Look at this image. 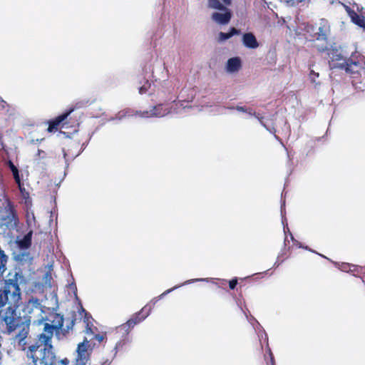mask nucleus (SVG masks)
Segmentation results:
<instances>
[{"mask_svg":"<svg viewBox=\"0 0 365 365\" xmlns=\"http://www.w3.org/2000/svg\"><path fill=\"white\" fill-rule=\"evenodd\" d=\"M7 277L0 289V318L6 324L9 333L18 330L16 339L21 344L27 337L31 324L16 314L21 294L19 285L25 283V279L22 272L16 269L9 272Z\"/></svg>","mask_w":365,"mask_h":365,"instance_id":"1","label":"nucleus"},{"mask_svg":"<svg viewBox=\"0 0 365 365\" xmlns=\"http://www.w3.org/2000/svg\"><path fill=\"white\" fill-rule=\"evenodd\" d=\"M49 322L51 324L44 323L43 332L38 336L37 341L29 346L27 353L34 354L33 356L38 357L41 354H47L53 352V346L51 344V339L53 335V331H58L61 329L63 325V317L59 314H51L45 322Z\"/></svg>","mask_w":365,"mask_h":365,"instance_id":"2","label":"nucleus"},{"mask_svg":"<svg viewBox=\"0 0 365 365\" xmlns=\"http://www.w3.org/2000/svg\"><path fill=\"white\" fill-rule=\"evenodd\" d=\"M47 310L48 308L43 306L38 299L32 298L24 306L23 312L24 316L22 319L29 324L41 325L47 319Z\"/></svg>","mask_w":365,"mask_h":365,"instance_id":"3","label":"nucleus"},{"mask_svg":"<svg viewBox=\"0 0 365 365\" xmlns=\"http://www.w3.org/2000/svg\"><path fill=\"white\" fill-rule=\"evenodd\" d=\"M230 4L231 0H208L209 8L222 11L214 12L211 16L212 21L220 25L227 24L232 18V14L230 10L223 4L230 5Z\"/></svg>","mask_w":365,"mask_h":365,"instance_id":"4","label":"nucleus"},{"mask_svg":"<svg viewBox=\"0 0 365 365\" xmlns=\"http://www.w3.org/2000/svg\"><path fill=\"white\" fill-rule=\"evenodd\" d=\"M16 216L14 214L13 206L9 200L2 202L0 206V226L11 227L15 225L14 222Z\"/></svg>","mask_w":365,"mask_h":365,"instance_id":"5","label":"nucleus"},{"mask_svg":"<svg viewBox=\"0 0 365 365\" xmlns=\"http://www.w3.org/2000/svg\"><path fill=\"white\" fill-rule=\"evenodd\" d=\"M317 49L319 51H327V56L329 58V67L331 69L333 68H341L343 66V63L346 61L341 53V51L339 48H327V45L324 46L320 47L318 45H316Z\"/></svg>","mask_w":365,"mask_h":365,"instance_id":"6","label":"nucleus"},{"mask_svg":"<svg viewBox=\"0 0 365 365\" xmlns=\"http://www.w3.org/2000/svg\"><path fill=\"white\" fill-rule=\"evenodd\" d=\"M170 110L168 105L158 104L155 106H153L149 110H145L143 112H136L135 114L140 115L142 118H160L168 115V113H170Z\"/></svg>","mask_w":365,"mask_h":365,"instance_id":"7","label":"nucleus"},{"mask_svg":"<svg viewBox=\"0 0 365 365\" xmlns=\"http://www.w3.org/2000/svg\"><path fill=\"white\" fill-rule=\"evenodd\" d=\"M27 357L32 360L30 365H56V356L54 353L41 354V356L36 357L34 354L26 353Z\"/></svg>","mask_w":365,"mask_h":365,"instance_id":"8","label":"nucleus"},{"mask_svg":"<svg viewBox=\"0 0 365 365\" xmlns=\"http://www.w3.org/2000/svg\"><path fill=\"white\" fill-rule=\"evenodd\" d=\"M148 306V305H145L138 313L135 314L130 319H129L126 324H123L121 328L125 329V331H128V329L130 327H133L135 324L144 320L151 312V307H150L148 311L146 312Z\"/></svg>","mask_w":365,"mask_h":365,"instance_id":"9","label":"nucleus"},{"mask_svg":"<svg viewBox=\"0 0 365 365\" xmlns=\"http://www.w3.org/2000/svg\"><path fill=\"white\" fill-rule=\"evenodd\" d=\"M317 31L315 34V37L317 41H323L327 44V36L330 32V26L329 22L324 19H320Z\"/></svg>","mask_w":365,"mask_h":365,"instance_id":"10","label":"nucleus"},{"mask_svg":"<svg viewBox=\"0 0 365 365\" xmlns=\"http://www.w3.org/2000/svg\"><path fill=\"white\" fill-rule=\"evenodd\" d=\"M343 66L341 67V69H344L346 73H349L351 76H354L359 74L360 71L363 69L362 65L356 61H354L352 60H346L343 63Z\"/></svg>","mask_w":365,"mask_h":365,"instance_id":"11","label":"nucleus"},{"mask_svg":"<svg viewBox=\"0 0 365 365\" xmlns=\"http://www.w3.org/2000/svg\"><path fill=\"white\" fill-rule=\"evenodd\" d=\"M208 279H206V278H198V279H190V280H187L186 282H185L184 283H182V284L180 285H178V286H175L173 287V288L171 289H167L166 291H165L163 293H162L159 297H156V298H154L150 302L149 304H148L147 305L148 306V308H147V311L146 312L148 311L149 309V307H151V309L153 308V307L154 306V304L159 300L161 298H163L164 296L167 295L168 294L170 293L171 292H173V290L178 289V287L182 286V285H185V284H190L192 282H202V281H207Z\"/></svg>","mask_w":365,"mask_h":365,"instance_id":"12","label":"nucleus"},{"mask_svg":"<svg viewBox=\"0 0 365 365\" xmlns=\"http://www.w3.org/2000/svg\"><path fill=\"white\" fill-rule=\"evenodd\" d=\"M242 43L248 48L255 49L259 46V43L252 33H246L242 36Z\"/></svg>","mask_w":365,"mask_h":365,"instance_id":"13","label":"nucleus"},{"mask_svg":"<svg viewBox=\"0 0 365 365\" xmlns=\"http://www.w3.org/2000/svg\"><path fill=\"white\" fill-rule=\"evenodd\" d=\"M241 68V60L238 57L230 58L226 64V71L227 73H233L237 72Z\"/></svg>","mask_w":365,"mask_h":365,"instance_id":"14","label":"nucleus"},{"mask_svg":"<svg viewBox=\"0 0 365 365\" xmlns=\"http://www.w3.org/2000/svg\"><path fill=\"white\" fill-rule=\"evenodd\" d=\"M73 111V108L69 110L68 111L58 116L54 120L50 123L49 126L48 128V132H53L57 130L58 125L63 122L67 117Z\"/></svg>","mask_w":365,"mask_h":365,"instance_id":"15","label":"nucleus"},{"mask_svg":"<svg viewBox=\"0 0 365 365\" xmlns=\"http://www.w3.org/2000/svg\"><path fill=\"white\" fill-rule=\"evenodd\" d=\"M349 16L351 21L356 25L365 29V17L355 11L349 12Z\"/></svg>","mask_w":365,"mask_h":365,"instance_id":"16","label":"nucleus"},{"mask_svg":"<svg viewBox=\"0 0 365 365\" xmlns=\"http://www.w3.org/2000/svg\"><path fill=\"white\" fill-rule=\"evenodd\" d=\"M240 30H238L235 28H231L230 32H228V33L220 32L219 35H218L219 36L218 41L220 42H223V41L229 39L234 35L240 34Z\"/></svg>","mask_w":365,"mask_h":365,"instance_id":"17","label":"nucleus"},{"mask_svg":"<svg viewBox=\"0 0 365 365\" xmlns=\"http://www.w3.org/2000/svg\"><path fill=\"white\" fill-rule=\"evenodd\" d=\"M9 257L5 254L4 251L0 247V274H3L6 269V264Z\"/></svg>","mask_w":365,"mask_h":365,"instance_id":"18","label":"nucleus"},{"mask_svg":"<svg viewBox=\"0 0 365 365\" xmlns=\"http://www.w3.org/2000/svg\"><path fill=\"white\" fill-rule=\"evenodd\" d=\"M33 231L31 230L24 237L22 240L19 242V246L22 248H28L31 244Z\"/></svg>","mask_w":365,"mask_h":365,"instance_id":"19","label":"nucleus"},{"mask_svg":"<svg viewBox=\"0 0 365 365\" xmlns=\"http://www.w3.org/2000/svg\"><path fill=\"white\" fill-rule=\"evenodd\" d=\"M88 343L87 340H84L78 344L77 348L78 356H88L87 351Z\"/></svg>","mask_w":365,"mask_h":365,"instance_id":"20","label":"nucleus"},{"mask_svg":"<svg viewBox=\"0 0 365 365\" xmlns=\"http://www.w3.org/2000/svg\"><path fill=\"white\" fill-rule=\"evenodd\" d=\"M26 222L30 229L36 226V217L33 211H27Z\"/></svg>","mask_w":365,"mask_h":365,"instance_id":"21","label":"nucleus"},{"mask_svg":"<svg viewBox=\"0 0 365 365\" xmlns=\"http://www.w3.org/2000/svg\"><path fill=\"white\" fill-rule=\"evenodd\" d=\"M132 115H133V111H132L130 109H126V110H123L118 112L116 114L115 117L112 118L110 119V120H113L114 119H118V120H120L123 119L124 118H125L126 116H132Z\"/></svg>","mask_w":365,"mask_h":365,"instance_id":"22","label":"nucleus"},{"mask_svg":"<svg viewBox=\"0 0 365 365\" xmlns=\"http://www.w3.org/2000/svg\"><path fill=\"white\" fill-rule=\"evenodd\" d=\"M319 73H316L313 70L310 71V73L309 75V78L310 82L312 84H314L315 88H317L321 84L319 81H317V79L319 78Z\"/></svg>","mask_w":365,"mask_h":365,"instance_id":"23","label":"nucleus"},{"mask_svg":"<svg viewBox=\"0 0 365 365\" xmlns=\"http://www.w3.org/2000/svg\"><path fill=\"white\" fill-rule=\"evenodd\" d=\"M236 110L240 112H245L249 113L250 115H255L261 123V124L266 128V125L264 124V123L262 121L261 118L259 116V115H256L255 113H253L252 110H250L247 109L244 106H237Z\"/></svg>","mask_w":365,"mask_h":365,"instance_id":"24","label":"nucleus"},{"mask_svg":"<svg viewBox=\"0 0 365 365\" xmlns=\"http://www.w3.org/2000/svg\"><path fill=\"white\" fill-rule=\"evenodd\" d=\"M88 360V356H78L75 365H86Z\"/></svg>","mask_w":365,"mask_h":365,"instance_id":"25","label":"nucleus"},{"mask_svg":"<svg viewBox=\"0 0 365 365\" xmlns=\"http://www.w3.org/2000/svg\"><path fill=\"white\" fill-rule=\"evenodd\" d=\"M150 86V83H149L148 80H145L144 84L139 88V93L140 94L145 93L149 90Z\"/></svg>","mask_w":365,"mask_h":365,"instance_id":"26","label":"nucleus"},{"mask_svg":"<svg viewBox=\"0 0 365 365\" xmlns=\"http://www.w3.org/2000/svg\"><path fill=\"white\" fill-rule=\"evenodd\" d=\"M91 318V317L87 313L85 312V317H84V322L86 323V333H90L92 331L91 328L89 327V319Z\"/></svg>","mask_w":365,"mask_h":365,"instance_id":"27","label":"nucleus"},{"mask_svg":"<svg viewBox=\"0 0 365 365\" xmlns=\"http://www.w3.org/2000/svg\"><path fill=\"white\" fill-rule=\"evenodd\" d=\"M13 173L14 178L16 182L18 184L19 189L21 190V179L19 177V170H17L14 173Z\"/></svg>","mask_w":365,"mask_h":365,"instance_id":"28","label":"nucleus"},{"mask_svg":"<svg viewBox=\"0 0 365 365\" xmlns=\"http://www.w3.org/2000/svg\"><path fill=\"white\" fill-rule=\"evenodd\" d=\"M351 267H354V265H350L346 263H342L341 265L339 267V269L343 272H349V271H353L351 269Z\"/></svg>","mask_w":365,"mask_h":365,"instance_id":"29","label":"nucleus"},{"mask_svg":"<svg viewBox=\"0 0 365 365\" xmlns=\"http://www.w3.org/2000/svg\"><path fill=\"white\" fill-rule=\"evenodd\" d=\"M74 319H71L69 322V324L66 325V329H63V334L68 333L70 330H71L74 326Z\"/></svg>","mask_w":365,"mask_h":365,"instance_id":"30","label":"nucleus"},{"mask_svg":"<svg viewBox=\"0 0 365 365\" xmlns=\"http://www.w3.org/2000/svg\"><path fill=\"white\" fill-rule=\"evenodd\" d=\"M237 284V279H232V280L230 282V283H229L230 288L231 289H234L235 288V287H236Z\"/></svg>","mask_w":365,"mask_h":365,"instance_id":"31","label":"nucleus"},{"mask_svg":"<svg viewBox=\"0 0 365 365\" xmlns=\"http://www.w3.org/2000/svg\"><path fill=\"white\" fill-rule=\"evenodd\" d=\"M37 155L38 156L39 159H43L46 157V153L42 150H38Z\"/></svg>","mask_w":365,"mask_h":365,"instance_id":"32","label":"nucleus"},{"mask_svg":"<svg viewBox=\"0 0 365 365\" xmlns=\"http://www.w3.org/2000/svg\"><path fill=\"white\" fill-rule=\"evenodd\" d=\"M9 165L12 173H14L18 170L17 168L14 165V163L11 161L9 162Z\"/></svg>","mask_w":365,"mask_h":365,"instance_id":"33","label":"nucleus"},{"mask_svg":"<svg viewBox=\"0 0 365 365\" xmlns=\"http://www.w3.org/2000/svg\"><path fill=\"white\" fill-rule=\"evenodd\" d=\"M268 351H269V356H270V359H271V364L270 365H274V356L271 352V349L269 348L268 349ZM269 365V364H268Z\"/></svg>","mask_w":365,"mask_h":365,"instance_id":"34","label":"nucleus"},{"mask_svg":"<svg viewBox=\"0 0 365 365\" xmlns=\"http://www.w3.org/2000/svg\"><path fill=\"white\" fill-rule=\"evenodd\" d=\"M284 202H283L281 206V214L282 217V223L284 224Z\"/></svg>","mask_w":365,"mask_h":365,"instance_id":"35","label":"nucleus"},{"mask_svg":"<svg viewBox=\"0 0 365 365\" xmlns=\"http://www.w3.org/2000/svg\"><path fill=\"white\" fill-rule=\"evenodd\" d=\"M69 363V361L67 359H64L60 361L61 365H68Z\"/></svg>","mask_w":365,"mask_h":365,"instance_id":"36","label":"nucleus"},{"mask_svg":"<svg viewBox=\"0 0 365 365\" xmlns=\"http://www.w3.org/2000/svg\"><path fill=\"white\" fill-rule=\"evenodd\" d=\"M69 286H70V288L74 291L75 294H76L77 288H76V284L74 283H72Z\"/></svg>","mask_w":365,"mask_h":365,"instance_id":"37","label":"nucleus"},{"mask_svg":"<svg viewBox=\"0 0 365 365\" xmlns=\"http://www.w3.org/2000/svg\"><path fill=\"white\" fill-rule=\"evenodd\" d=\"M95 338L99 341H101L103 339V336L99 334H96Z\"/></svg>","mask_w":365,"mask_h":365,"instance_id":"38","label":"nucleus"},{"mask_svg":"<svg viewBox=\"0 0 365 365\" xmlns=\"http://www.w3.org/2000/svg\"><path fill=\"white\" fill-rule=\"evenodd\" d=\"M264 339L267 340V341L268 340L267 335L265 333H264Z\"/></svg>","mask_w":365,"mask_h":365,"instance_id":"39","label":"nucleus"}]
</instances>
